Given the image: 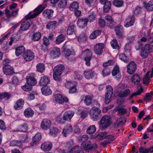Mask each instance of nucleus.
Wrapping results in <instances>:
<instances>
[{"instance_id": "obj_23", "label": "nucleus", "mask_w": 153, "mask_h": 153, "mask_svg": "<svg viewBox=\"0 0 153 153\" xmlns=\"http://www.w3.org/2000/svg\"><path fill=\"white\" fill-rule=\"evenodd\" d=\"M94 75V72L91 70H86L84 72V75L85 77L88 79H92Z\"/></svg>"}, {"instance_id": "obj_12", "label": "nucleus", "mask_w": 153, "mask_h": 153, "mask_svg": "<svg viewBox=\"0 0 153 153\" xmlns=\"http://www.w3.org/2000/svg\"><path fill=\"white\" fill-rule=\"evenodd\" d=\"M51 125V121L48 119L43 120L41 124V128L44 130H48L50 128Z\"/></svg>"}, {"instance_id": "obj_4", "label": "nucleus", "mask_w": 153, "mask_h": 153, "mask_svg": "<svg viewBox=\"0 0 153 153\" xmlns=\"http://www.w3.org/2000/svg\"><path fill=\"white\" fill-rule=\"evenodd\" d=\"M101 110L100 109L91 108L90 111V115L91 118L94 121L99 120L101 117L100 113Z\"/></svg>"}, {"instance_id": "obj_40", "label": "nucleus", "mask_w": 153, "mask_h": 153, "mask_svg": "<svg viewBox=\"0 0 153 153\" xmlns=\"http://www.w3.org/2000/svg\"><path fill=\"white\" fill-rule=\"evenodd\" d=\"M107 134V133L106 132H101L99 134L94 136V137H93V138H97L100 140L104 139V138L106 139Z\"/></svg>"}, {"instance_id": "obj_51", "label": "nucleus", "mask_w": 153, "mask_h": 153, "mask_svg": "<svg viewBox=\"0 0 153 153\" xmlns=\"http://www.w3.org/2000/svg\"><path fill=\"white\" fill-rule=\"evenodd\" d=\"M146 8L148 11H153V0L150 1L146 5Z\"/></svg>"}, {"instance_id": "obj_16", "label": "nucleus", "mask_w": 153, "mask_h": 153, "mask_svg": "<svg viewBox=\"0 0 153 153\" xmlns=\"http://www.w3.org/2000/svg\"><path fill=\"white\" fill-rule=\"evenodd\" d=\"M52 146V143L51 142H45L41 145V148L43 151H48L51 149Z\"/></svg>"}, {"instance_id": "obj_60", "label": "nucleus", "mask_w": 153, "mask_h": 153, "mask_svg": "<svg viewBox=\"0 0 153 153\" xmlns=\"http://www.w3.org/2000/svg\"><path fill=\"white\" fill-rule=\"evenodd\" d=\"M146 37L147 38V41L149 43H151L153 42V33H149L147 36Z\"/></svg>"}, {"instance_id": "obj_58", "label": "nucleus", "mask_w": 153, "mask_h": 153, "mask_svg": "<svg viewBox=\"0 0 153 153\" xmlns=\"http://www.w3.org/2000/svg\"><path fill=\"white\" fill-rule=\"evenodd\" d=\"M142 7H141L137 6L133 11L134 14L137 15L140 13L142 12Z\"/></svg>"}, {"instance_id": "obj_27", "label": "nucleus", "mask_w": 153, "mask_h": 153, "mask_svg": "<svg viewBox=\"0 0 153 153\" xmlns=\"http://www.w3.org/2000/svg\"><path fill=\"white\" fill-rule=\"evenodd\" d=\"M49 78L47 76L42 77L39 81V84L42 86H46L49 82Z\"/></svg>"}, {"instance_id": "obj_20", "label": "nucleus", "mask_w": 153, "mask_h": 153, "mask_svg": "<svg viewBox=\"0 0 153 153\" xmlns=\"http://www.w3.org/2000/svg\"><path fill=\"white\" fill-rule=\"evenodd\" d=\"M50 53L51 56L56 58L59 57L61 53L59 49L57 47H55L51 51Z\"/></svg>"}, {"instance_id": "obj_18", "label": "nucleus", "mask_w": 153, "mask_h": 153, "mask_svg": "<svg viewBox=\"0 0 153 153\" xmlns=\"http://www.w3.org/2000/svg\"><path fill=\"white\" fill-rule=\"evenodd\" d=\"M87 19H79L77 22V24L80 28H83L87 26L88 23Z\"/></svg>"}, {"instance_id": "obj_62", "label": "nucleus", "mask_w": 153, "mask_h": 153, "mask_svg": "<svg viewBox=\"0 0 153 153\" xmlns=\"http://www.w3.org/2000/svg\"><path fill=\"white\" fill-rule=\"evenodd\" d=\"M27 129L28 127L27 124H24L19 127V130L22 131H26L27 130Z\"/></svg>"}, {"instance_id": "obj_5", "label": "nucleus", "mask_w": 153, "mask_h": 153, "mask_svg": "<svg viewBox=\"0 0 153 153\" xmlns=\"http://www.w3.org/2000/svg\"><path fill=\"white\" fill-rule=\"evenodd\" d=\"M82 54L84 56L85 64L87 66L90 65V61L92 58V51L89 49H87L82 52Z\"/></svg>"}, {"instance_id": "obj_56", "label": "nucleus", "mask_w": 153, "mask_h": 153, "mask_svg": "<svg viewBox=\"0 0 153 153\" xmlns=\"http://www.w3.org/2000/svg\"><path fill=\"white\" fill-rule=\"evenodd\" d=\"M96 18V15L93 13L89 15L88 16V22L89 21L90 22H91L94 21Z\"/></svg>"}, {"instance_id": "obj_34", "label": "nucleus", "mask_w": 153, "mask_h": 153, "mask_svg": "<svg viewBox=\"0 0 153 153\" xmlns=\"http://www.w3.org/2000/svg\"><path fill=\"white\" fill-rule=\"evenodd\" d=\"M36 69L37 71L42 73L45 70V65L42 63H39L36 65Z\"/></svg>"}, {"instance_id": "obj_42", "label": "nucleus", "mask_w": 153, "mask_h": 153, "mask_svg": "<svg viewBox=\"0 0 153 153\" xmlns=\"http://www.w3.org/2000/svg\"><path fill=\"white\" fill-rule=\"evenodd\" d=\"M106 139H108V141H105L102 144L104 145H106L110 143L111 141L114 140L115 138L114 136L107 135Z\"/></svg>"}, {"instance_id": "obj_49", "label": "nucleus", "mask_w": 153, "mask_h": 153, "mask_svg": "<svg viewBox=\"0 0 153 153\" xmlns=\"http://www.w3.org/2000/svg\"><path fill=\"white\" fill-rule=\"evenodd\" d=\"M92 101V97L89 95L86 96L84 100L85 104L87 105H90Z\"/></svg>"}, {"instance_id": "obj_36", "label": "nucleus", "mask_w": 153, "mask_h": 153, "mask_svg": "<svg viewBox=\"0 0 153 153\" xmlns=\"http://www.w3.org/2000/svg\"><path fill=\"white\" fill-rule=\"evenodd\" d=\"M65 39V36L62 34H61L57 37L56 42L57 44H59L63 42Z\"/></svg>"}, {"instance_id": "obj_7", "label": "nucleus", "mask_w": 153, "mask_h": 153, "mask_svg": "<svg viewBox=\"0 0 153 153\" xmlns=\"http://www.w3.org/2000/svg\"><path fill=\"white\" fill-rule=\"evenodd\" d=\"M137 65L136 63L133 61L130 62L127 66V72L130 74H134L136 71Z\"/></svg>"}, {"instance_id": "obj_47", "label": "nucleus", "mask_w": 153, "mask_h": 153, "mask_svg": "<svg viewBox=\"0 0 153 153\" xmlns=\"http://www.w3.org/2000/svg\"><path fill=\"white\" fill-rule=\"evenodd\" d=\"M130 92V91L129 89H126L120 92L119 94V96L120 97H125L127 96Z\"/></svg>"}, {"instance_id": "obj_13", "label": "nucleus", "mask_w": 153, "mask_h": 153, "mask_svg": "<svg viewBox=\"0 0 153 153\" xmlns=\"http://www.w3.org/2000/svg\"><path fill=\"white\" fill-rule=\"evenodd\" d=\"M74 114V112L72 111H69L66 112L62 117L63 120L71 121V119Z\"/></svg>"}, {"instance_id": "obj_50", "label": "nucleus", "mask_w": 153, "mask_h": 153, "mask_svg": "<svg viewBox=\"0 0 153 153\" xmlns=\"http://www.w3.org/2000/svg\"><path fill=\"white\" fill-rule=\"evenodd\" d=\"M97 0H85V3L87 5L90 7H94L96 3Z\"/></svg>"}, {"instance_id": "obj_32", "label": "nucleus", "mask_w": 153, "mask_h": 153, "mask_svg": "<svg viewBox=\"0 0 153 153\" xmlns=\"http://www.w3.org/2000/svg\"><path fill=\"white\" fill-rule=\"evenodd\" d=\"M41 91L42 94L45 96L50 95L52 93L51 89L48 87L42 88L41 89Z\"/></svg>"}, {"instance_id": "obj_57", "label": "nucleus", "mask_w": 153, "mask_h": 153, "mask_svg": "<svg viewBox=\"0 0 153 153\" xmlns=\"http://www.w3.org/2000/svg\"><path fill=\"white\" fill-rule=\"evenodd\" d=\"M67 1L66 0H61L59 3L58 7L61 8L65 7L67 5Z\"/></svg>"}, {"instance_id": "obj_35", "label": "nucleus", "mask_w": 153, "mask_h": 153, "mask_svg": "<svg viewBox=\"0 0 153 153\" xmlns=\"http://www.w3.org/2000/svg\"><path fill=\"white\" fill-rule=\"evenodd\" d=\"M30 23L27 22H22L20 27L21 29L23 31H25L27 30L30 27Z\"/></svg>"}, {"instance_id": "obj_44", "label": "nucleus", "mask_w": 153, "mask_h": 153, "mask_svg": "<svg viewBox=\"0 0 153 153\" xmlns=\"http://www.w3.org/2000/svg\"><path fill=\"white\" fill-rule=\"evenodd\" d=\"M63 50L64 55L65 57L67 58L71 55V51L69 49H67L66 47H63Z\"/></svg>"}, {"instance_id": "obj_33", "label": "nucleus", "mask_w": 153, "mask_h": 153, "mask_svg": "<svg viewBox=\"0 0 153 153\" xmlns=\"http://www.w3.org/2000/svg\"><path fill=\"white\" fill-rule=\"evenodd\" d=\"M101 31L99 30H96L94 31L90 35L89 38L91 39H95L98 36L100 35Z\"/></svg>"}, {"instance_id": "obj_9", "label": "nucleus", "mask_w": 153, "mask_h": 153, "mask_svg": "<svg viewBox=\"0 0 153 153\" xmlns=\"http://www.w3.org/2000/svg\"><path fill=\"white\" fill-rule=\"evenodd\" d=\"M105 45L103 43H98L94 45V53L98 55H101L103 52V49L104 48Z\"/></svg>"}, {"instance_id": "obj_11", "label": "nucleus", "mask_w": 153, "mask_h": 153, "mask_svg": "<svg viewBox=\"0 0 153 153\" xmlns=\"http://www.w3.org/2000/svg\"><path fill=\"white\" fill-rule=\"evenodd\" d=\"M134 16L132 15H129L126 20L124 26L126 27H128L132 26L134 25Z\"/></svg>"}, {"instance_id": "obj_61", "label": "nucleus", "mask_w": 153, "mask_h": 153, "mask_svg": "<svg viewBox=\"0 0 153 153\" xmlns=\"http://www.w3.org/2000/svg\"><path fill=\"white\" fill-rule=\"evenodd\" d=\"M100 104L98 103L97 101H94L92 103V105L93 107L91 108L94 109V110L95 109L96 110V109H100L99 108L100 107Z\"/></svg>"}, {"instance_id": "obj_1", "label": "nucleus", "mask_w": 153, "mask_h": 153, "mask_svg": "<svg viewBox=\"0 0 153 153\" xmlns=\"http://www.w3.org/2000/svg\"><path fill=\"white\" fill-rule=\"evenodd\" d=\"M111 118L110 116L105 115L99 122L100 128L104 130L108 127L111 123Z\"/></svg>"}, {"instance_id": "obj_2", "label": "nucleus", "mask_w": 153, "mask_h": 153, "mask_svg": "<svg viewBox=\"0 0 153 153\" xmlns=\"http://www.w3.org/2000/svg\"><path fill=\"white\" fill-rule=\"evenodd\" d=\"M64 65L60 64L56 66L53 69V78L54 79L57 81H61L60 76L65 70Z\"/></svg>"}, {"instance_id": "obj_28", "label": "nucleus", "mask_w": 153, "mask_h": 153, "mask_svg": "<svg viewBox=\"0 0 153 153\" xmlns=\"http://www.w3.org/2000/svg\"><path fill=\"white\" fill-rule=\"evenodd\" d=\"M107 91L105 97L111 98L113 93V90L111 85H108L106 87Z\"/></svg>"}, {"instance_id": "obj_22", "label": "nucleus", "mask_w": 153, "mask_h": 153, "mask_svg": "<svg viewBox=\"0 0 153 153\" xmlns=\"http://www.w3.org/2000/svg\"><path fill=\"white\" fill-rule=\"evenodd\" d=\"M126 118L124 117H121L117 119L114 123V125L115 126H118L120 125H123L126 122Z\"/></svg>"}, {"instance_id": "obj_53", "label": "nucleus", "mask_w": 153, "mask_h": 153, "mask_svg": "<svg viewBox=\"0 0 153 153\" xmlns=\"http://www.w3.org/2000/svg\"><path fill=\"white\" fill-rule=\"evenodd\" d=\"M56 22L55 21L49 22L46 25L47 28L49 29L52 28L56 26Z\"/></svg>"}, {"instance_id": "obj_17", "label": "nucleus", "mask_w": 153, "mask_h": 153, "mask_svg": "<svg viewBox=\"0 0 153 153\" xmlns=\"http://www.w3.org/2000/svg\"><path fill=\"white\" fill-rule=\"evenodd\" d=\"M24 103V100L22 99H20L15 103L14 108L16 110H20L23 108Z\"/></svg>"}, {"instance_id": "obj_30", "label": "nucleus", "mask_w": 153, "mask_h": 153, "mask_svg": "<svg viewBox=\"0 0 153 153\" xmlns=\"http://www.w3.org/2000/svg\"><path fill=\"white\" fill-rule=\"evenodd\" d=\"M25 115L27 117H30L33 116L34 112L30 108H27L25 109L24 112Z\"/></svg>"}, {"instance_id": "obj_14", "label": "nucleus", "mask_w": 153, "mask_h": 153, "mask_svg": "<svg viewBox=\"0 0 153 153\" xmlns=\"http://www.w3.org/2000/svg\"><path fill=\"white\" fill-rule=\"evenodd\" d=\"M3 69L4 74L6 75H12L14 73L13 67L10 65H4Z\"/></svg>"}, {"instance_id": "obj_10", "label": "nucleus", "mask_w": 153, "mask_h": 153, "mask_svg": "<svg viewBox=\"0 0 153 153\" xmlns=\"http://www.w3.org/2000/svg\"><path fill=\"white\" fill-rule=\"evenodd\" d=\"M100 3L103 4V11L105 13H107L110 10L111 6V3L110 1L108 0H100Z\"/></svg>"}, {"instance_id": "obj_54", "label": "nucleus", "mask_w": 153, "mask_h": 153, "mask_svg": "<svg viewBox=\"0 0 153 153\" xmlns=\"http://www.w3.org/2000/svg\"><path fill=\"white\" fill-rule=\"evenodd\" d=\"M32 87L27 83L25 84L24 85L22 86V89L25 91H29L32 89Z\"/></svg>"}, {"instance_id": "obj_43", "label": "nucleus", "mask_w": 153, "mask_h": 153, "mask_svg": "<svg viewBox=\"0 0 153 153\" xmlns=\"http://www.w3.org/2000/svg\"><path fill=\"white\" fill-rule=\"evenodd\" d=\"M113 3L114 6L117 7H122L124 4V2L123 0H114Z\"/></svg>"}, {"instance_id": "obj_63", "label": "nucleus", "mask_w": 153, "mask_h": 153, "mask_svg": "<svg viewBox=\"0 0 153 153\" xmlns=\"http://www.w3.org/2000/svg\"><path fill=\"white\" fill-rule=\"evenodd\" d=\"M69 89V92L70 94H73L76 93L77 91L76 84L73 86V87H72V88H70Z\"/></svg>"}, {"instance_id": "obj_19", "label": "nucleus", "mask_w": 153, "mask_h": 153, "mask_svg": "<svg viewBox=\"0 0 153 153\" xmlns=\"http://www.w3.org/2000/svg\"><path fill=\"white\" fill-rule=\"evenodd\" d=\"M115 31L116 35L118 38H122L123 31L122 26L120 25L116 27L115 28Z\"/></svg>"}, {"instance_id": "obj_6", "label": "nucleus", "mask_w": 153, "mask_h": 153, "mask_svg": "<svg viewBox=\"0 0 153 153\" xmlns=\"http://www.w3.org/2000/svg\"><path fill=\"white\" fill-rule=\"evenodd\" d=\"M22 56L25 61H30L34 58L35 55L33 51L28 50L23 53Z\"/></svg>"}, {"instance_id": "obj_15", "label": "nucleus", "mask_w": 153, "mask_h": 153, "mask_svg": "<svg viewBox=\"0 0 153 153\" xmlns=\"http://www.w3.org/2000/svg\"><path fill=\"white\" fill-rule=\"evenodd\" d=\"M55 97L56 101L59 104H62L65 102H67L68 101V98L63 97L62 95L59 94L56 95Z\"/></svg>"}, {"instance_id": "obj_52", "label": "nucleus", "mask_w": 153, "mask_h": 153, "mask_svg": "<svg viewBox=\"0 0 153 153\" xmlns=\"http://www.w3.org/2000/svg\"><path fill=\"white\" fill-rule=\"evenodd\" d=\"M117 110L118 111V114L119 115H122L126 114L127 112V111L126 109L121 107H119L117 108Z\"/></svg>"}, {"instance_id": "obj_41", "label": "nucleus", "mask_w": 153, "mask_h": 153, "mask_svg": "<svg viewBox=\"0 0 153 153\" xmlns=\"http://www.w3.org/2000/svg\"><path fill=\"white\" fill-rule=\"evenodd\" d=\"M10 145L13 146H17L20 147L22 146V143L21 141L13 140L10 142Z\"/></svg>"}, {"instance_id": "obj_24", "label": "nucleus", "mask_w": 153, "mask_h": 153, "mask_svg": "<svg viewBox=\"0 0 153 153\" xmlns=\"http://www.w3.org/2000/svg\"><path fill=\"white\" fill-rule=\"evenodd\" d=\"M27 82L32 87L36 84L37 82L36 79L33 75L32 76L30 75L27 79Z\"/></svg>"}, {"instance_id": "obj_38", "label": "nucleus", "mask_w": 153, "mask_h": 153, "mask_svg": "<svg viewBox=\"0 0 153 153\" xmlns=\"http://www.w3.org/2000/svg\"><path fill=\"white\" fill-rule=\"evenodd\" d=\"M41 36V33L39 32H36L33 34L32 39L34 41H38L40 39Z\"/></svg>"}, {"instance_id": "obj_64", "label": "nucleus", "mask_w": 153, "mask_h": 153, "mask_svg": "<svg viewBox=\"0 0 153 153\" xmlns=\"http://www.w3.org/2000/svg\"><path fill=\"white\" fill-rule=\"evenodd\" d=\"M81 149V148H80L79 146H76L73 147L71 149L70 152V153H71L74 152V153H76Z\"/></svg>"}, {"instance_id": "obj_46", "label": "nucleus", "mask_w": 153, "mask_h": 153, "mask_svg": "<svg viewBox=\"0 0 153 153\" xmlns=\"http://www.w3.org/2000/svg\"><path fill=\"white\" fill-rule=\"evenodd\" d=\"M96 131V128L94 125L90 126L87 129L86 132L87 134H92L94 133Z\"/></svg>"}, {"instance_id": "obj_31", "label": "nucleus", "mask_w": 153, "mask_h": 153, "mask_svg": "<svg viewBox=\"0 0 153 153\" xmlns=\"http://www.w3.org/2000/svg\"><path fill=\"white\" fill-rule=\"evenodd\" d=\"M91 143L90 141L83 143L81 145V149L87 150L91 149Z\"/></svg>"}, {"instance_id": "obj_48", "label": "nucleus", "mask_w": 153, "mask_h": 153, "mask_svg": "<svg viewBox=\"0 0 153 153\" xmlns=\"http://www.w3.org/2000/svg\"><path fill=\"white\" fill-rule=\"evenodd\" d=\"M11 96V95L8 93L3 92L0 93V99L6 98L7 99H9Z\"/></svg>"}, {"instance_id": "obj_8", "label": "nucleus", "mask_w": 153, "mask_h": 153, "mask_svg": "<svg viewBox=\"0 0 153 153\" xmlns=\"http://www.w3.org/2000/svg\"><path fill=\"white\" fill-rule=\"evenodd\" d=\"M152 52L150 49L145 45L142 49L140 54L142 59H145L148 57L150 53Z\"/></svg>"}, {"instance_id": "obj_21", "label": "nucleus", "mask_w": 153, "mask_h": 153, "mask_svg": "<svg viewBox=\"0 0 153 153\" xmlns=\"http://www.w3.org/2000/svg\"><path fill=\"white\" fill-rule=\"evenodd\" d=\"M41 139V135L39 133L36 134L35 136L33 137L31 143L32 146L37 144Z\"/></svg>"}, {"instance_id": "obj_55", "label": "nucleus", "mask_w": 153, "mask_h": 153, "mask_svg": "<svg viewBox=\"0 0 153 153\" xmlns=\"http://www.w3.org/2000/svg\"><path fill=\"white\" fill-rule=\"evenodd\" d=\"M111 45L113 48L115 49H118L119 46L118 44L117 40L115 39H113L111 42Z\"/></svg>"}, {"instance_id": "obj_29", "label": "nucleus", "mask_w": 153, "mask_h": 153, "mask_svg": "<svg viewBox=\"0 0 153 153\" xmlns=\"http://www.w3.org/2000/svg\"><path fill=\"white\" fill-rule=\"evenodd\" d=\"M25 50V47L22 45L20 46L17 47L15 51L16 55L17 56H19Z\"/></svg>"}, {"instance_id": "obj_26", "label": "nucleus", "mask_w": 153, "mask_h": 153, "mask_svg": "<svg viewBox=\"0 0 153 153\" xmlns=\"http://www.w3.org/2000/svg\"><path fill=\"white\" fill-rule=\"evenodd\" d=\"M53 11L51 10H46L43 12L42 13L43 15L49 19L51 18L53 15Z\"/></svg>"}, {"instance_id": "obj_3", "label": "nucleus", "mask_w": 153, "mask_h": 153, "mask_svg": "<svg viewBox=\"0 0 153 153\" xmlns=\"http://www.w3.org/2000/svg\"><path fill=\"white\" fill-rule=\"evenodd\" d=\"M44 8V7H42V5H40L35 9L33 13L30 12L26 16V19H28L35 18L42 12Z\"/></svg>"}, {"instance_id": "obj_45", "label": "nucleus", "mask_w": 153, "mask_h": 153, "mask_svg": "<svg viewBox=\"0 0 153 153\" xmlns=\"http://www.w3.org/2000/svg\"><path fill=\"white\" fill-rule=\"evenodd\" d=\"M87 39V36L85 33H82L79 36L78 38V41L80 43L84 42Z\"/></svg>"}, {"instance_id": "obj_37", "label": "nucleus", "mask_w": 153, "mask_h": 153, "mask_svg": "<svg viewBox=\"0 0 153 153\" xmlns=\"http://www.w3.org/2000/svg\"><path fill=\"white\" fill-rule=\"evenodd\" d=\"M79 4L76 2H74L71 4L69 7L70 10L75 11L79 8Z\"/></svg>"}, {"instance_id": "obj_39", "label": "nucleus", "mask_w": 153, "mask_h": 153, "mask_svg": "<svg viewBox=\"0 0 153 153\" xmlns=\"http://www.w3.org/2000/svg\"><path fill=\"white\" fill-rule=\"evenodd\" d=\"M75 26L74 25L69 26L67 30V34L68 35H75Z\"/></svg>"}, {"instance_id": "obj_59", "label": "nucleus", "mask_w": 153, "mask_h": 153, "mask_svg": "<svg viewBox=\"0 0 153 153\" xmlns=\"http://www.w3.org/2000/svg\"><path fill=\"white\" fill-rule=\"evenodd\" d=\"M119 59L125 63L128 62V59L125 54H122L120 56Z\"/></svg>"}, {"instance_id": "obj_25", "label": "nucleus", "mask_w": 153, "mask_h": 153, "mask_svg": "<svg viewBox=\"0 0 153 153\" xmlns=\"http://www.w3.org/2000/svg\"><path fill=\"white\" fill-rule=\"evenodd\" d=\"M131 80L134 85H137L140 83V78L139 75L136 74L131 78Z\"/></svg>"}]
</instances>
